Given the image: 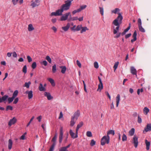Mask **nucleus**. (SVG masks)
<instances>
[{"mask_svg": "<svg viewBox=\"0 0 151 151\" xmlns=\"http://www.w3.org/2000/svg\"><path fill=\"white\" fill-rule=\"evenodd\" d=\"M12 56L14 58H16L17 57V55L15 52H14L12 53Z\"/></svg>", "mask_w": 151, "mask_h": 151, "instance_id": "obj_64", "label": "nucleus"}, {"mask_svg": "<svg viewBox=\"0 0 151 151\" xmlns=\"http://www.w3.org/2000/svg\"><path fill=\"white\" fill-rule=\"evenodd\" d=\"M19 101V98L18 97L15 98L14 99V101H13V103L16 104Z\"/></svg>", "mask_w": 151, "mask_h": 151, "instance_id": "obj_53", "label": "nucleus"}, {"mask_svg": "<svg viewBox=\"0 0 151 151\" xmlns=\"http://www.w3.org/2000/svg\"><path fill=\"white\" fill-rule=\"evenodd\" d=\"M83 122H80V123L78 124L76 129V132H78L79 129L82 127L83 125Z\"/></svg>", "mask_w": 151, "mask_h": 151, "instance_id": "obj_27", "label": "nucleus"}, {"mask_svg": "<svg viewBox=\"0 0 151 151\" xmlns=\"http://www.w3.org/2000/svg\"><path fill=\"white\" fill-rule=\"evenodd\" d=\"M86 135L88 137H92V133L91 131H87L86 133Z\"/></svg>", "mask_w": 151, "mask_h": 151, "instance_id": "obj_40", "label": "nucleus"}, {"mask_svg": "<svg viewBox=\"0 0 151 151\" xmlns=\"http://www.w3.org/2000/svg\"><path fill=\"white\" fill-rule=\"evenodd\" d=\"M45 59L50 63H51L52 62L51 59L50 58L49 56H47L46 58Z\"/></svg>", "mask_w": 151, "mask_h": 151, "instance_id": "obj_41", "label": "nucleus"}, {"mask_svg": "<svg viewBox=\"0 0 151 151\" xmlns=\"http://www.w3.org/2000/svg\"><path fill=\"white\" fill-rule=\"evenodd\" d=\"M17 121V119L15 117H14L12 119H10L9 123L8 125L9 126H10L14 124H15Z\"/></svg>", "mask_w": 151, "mask_h": 151, "instance_id": "obj_12", "label": "nucleus"}, {"mask_svg": "<svg viewBox=\"0 0 151 151\" xmlns=\"http://www.w3.org/2000/svg\"><path fill=\"white\" fill-rule=\"evenodd\" d=\"M142 120L141 118L139 116L138 117V122L139 123H141L142 122Z\"/></svg>", "mask_w": 151, "mask_h": 151, "instance_id": "obj_62", "label": "nucleus"}, {"mask_svg": "<svg viewBox=\"0 0 151 151\" xmlns=\"http://www.w3.org/2000/svg\"><path fill=\"white\" fill-rule=\"evenodd\" d=\"M149 111V110L148 108L146 107H145L143 109L144 113L147 115Z\"/></svg>", "mask_w": 151, "mask_h": 151, "instance_id": "obj_34", "label": "nucleus"}, {"mask_svg": "<svg viewBox=\"0 0 151 151\" xmlns=\"http://www.w3.org/2000/svg\"><path fill=\"white\" fill-rule=\"evenodd\" d=\"M100 9V12L102 15H104V9L103 8L101 7H99Z\"/></svg>", "mask_w": 151, "mask_h": 151, "instance_id": "obj_49", "label": "nucleus"}, {"mask_svg": "<svg viewBox=\"0 0 151 151\" xmlns=\"http://www.w3.org/2000/svg\"><path fill=\"white\" fill-rule=\"evenodd\" d=\"M122 13L118 12V16L114 19L112 22V24L114 25L116 27L115 28L114 26H113V33L115 35L118 32L120 25L122 23V20L123 19V16L122 15Z\"/></svg>", "mask_w": 151, "mask_h": 151, "instance_id": "obj_1", "label": "nucleus"}, {"mask_svg": "<svg viewBox=\"0 0 151 151\" xmlns=\"http://www.w3.org/2000/svg\"><path fill=\"white\" fill-rule=\"evenodd\" d=\"M25 93L28 94V99H31L33 97V91H27L25 92Z\"/></svg>", "mask_w": 151, "mask_h": 151, "instance_id": "obj_13", "label": "nucleus"}, {"mask_svg": "<svg viewBox=\"0 0 151 151\" xmlns=\"http://www.w3.org/2000/svg\"><path fill=\"white\" fill-rule=\"evenodd\" d=\"M60 132L59 138V141L60 143H61L62 142L63 139V127H61L60 128Z\"/></svg>", "mask_w": 151, "mask_h": 151, "instance_id": "obj_7", "label": "nucleus"}, {"mask_svg": "<svg viewBox=\"0 0 151 151\" xmlns=\"http://www.w3.org/2000/svg\"><path fill=\"white\" fill-rule=\"evenodd\" d=\"M139 29L140 31L142 32H145V30L141 25L138 26Z\"/></svg>", "mask_w": 151, "mask_h": 151, "instance_id": "obj_39", "label": "nucleus"}, {"mask_svg": "<svg viewBox=\"0 0 151 151\" xmlns=\"http://www.w3.org/2000/svg\"><path fill=\"white\" fill-rule=\"evenodd\" d=\"M31 84V82L30 81H29L28 82H26L23 86L27 88H29V86Z\"/></svg>", "mask_w": 151, "mask_h": 151, "instance_id": "obj_35", "label": "nucleus"}, {"mask_svg": "<svg viewBox=\"0 0 151 151\" xmlns=\"http://www.w3.org/2000/svg\"><path fill=\"white\" fill-rule=\"evenodd\" d=\"M18 92L17 90H15L13 93L12 96L11 97H8L7 100L9 104L11 103L12 102L14 99L17 96L18 94Z\"/></svg>", "mask_w": 151, "mask_h": 151, "instance_id": "obj_4", "label": "nucleus"}, {"mask_svg": "<svg viewBox=\"0 0 151 151\" xmlns=\"http://www.w3.org/2000/svg\"><path fill=\"white\" fill-rule=\"evenodd\" d=\"M70 14V12H68L64 14L61 17L60 19V20L61 21H63L68 20V17Z\"/></svg>", "mask_w": 151, "mask_h": 151, "instance_id": "obj_8", "label": "nucleus"}, {"mask_svg": "<svg viewBox=\"0 0 151 151\" xmlns=\"http://www.w3.org/2000/svg\"><path fill=\"white\" fill-rule=\"evenodd\" d=\"M57 70L56 65V64L52 66V72L53 73H55L56 72Z\"/></svg>", "mask_w": 151, "mask_h": 151, "instance_id": "obj_37", "label": "nucleus"}, {"mask_svg": "<svg viewBox=\"0 0 151 151\" xmlns=\"http://www.w3.org/2000/svg\"><path fill=\"white\" fill-rule=\"evenodd\" d=\"M80 115V111L79 110H77L74 113L73 116L72 117L73 118L76 120H77L78 117Z\"/></svg>", "mask_w": 151, "mask_h": 151, "instance_id": "obj_14", "label": "nucleus"}, {"mask_svg": "<svg viewBox=\"0 0 151 151\" xmlns=\"http://www.w3.org/2000/svg\"><path fill=\"white\" fill-rule=\"evenodd\" d=\"M76 25H74L73 26V27H71L70 29L72 30L75 31H76Z\"/></svg>", "mask_w": 151, "mask_h": 151, "instance_id": "obj_61", "label": "nucleus"}, {"mask_svg": "<svg viewBox=\"0 0 151 151\" xmlns=\"http://www.w3.org/2000/svg\"><path fill=\"white\" fill-rule=\"evenodd\" d=\"M145 143L146 145V149L147 150H148L150 149V142L148 141L147 139L145 140Z\"/></svg>", "mask_w": 151, "mask_h": 151, "instance_id": "obj_24", "label": "nucleus"}, {"mask_svg": "<svg viewBox=\"0 0 151 151\" xmlns=\"http://www.w3.org/2000/svg\"><path fill=\"white\" fill-rule=\"evenodd\" d=\"M130 27V26L129 25L127 28L124 30L123 32L122 33L120 32H118L116 34V35L114 36V37L115 38H117L119 37L121 35H124L126 34V32L129 29Z\"/></svg>", "mask_w": 151, "mask_h": 151, "instance_id": "obj_5", "label": "nucleus"}, {"mask_svg": "<svg viewBox=\"0 0 151 151\" xmlns=\"http://www.w3.org/2000/svg\"><path fill=\"white\" fill-rule=\"evenodd\" d=\"M36 66H37V64H36V63L35 62H34L32 63V68L33 69H34L36 68Z\"/></svg>", "mask_w": 151, "mask_h": 151, "instance_id": "obj_50", "label": "nucleus"}, {"mask_svg": "<svg viewBox=\"0 0 151 151\" xmlns=\"http://www.w3.org/2000/svg\"><path fill=\"white\" fill-rule=\"evenodd\" d=\"M76 64H77V65L80 68H81V64L80 63V61L78 60H76Z\"/></svg>", "mask_w": 151, "mask_h": 151, "instance_id": "obj_57", "label": "nucleus"}, {"mask_svg": "<svg viewBox=\"0 0 151 151\" xmlns=\"http://www.w3.org/2000/svg\"><path fill=\"white\" fill-rule=\"evenodd\" d=\"M34 118H35V117L34 116H33L32 117V118L30 119V121H29V122L28 123V124H27V127H28L30 125V123H31V122L34 119Z\"/></svg>", "mask_w": 151, "mask_h": 151, "instance_id": "obj_52", "label": "nucleus"}, {"mask_svg": "<svg viewBox=\"0 0 151 151\" xmlns=\"http://www.w3.org/2000/svg\"><path fill=\"white\" fill-rule=\"evenodd\" d=\"M138 26L142 25V22L140 18H139L138 20Z\"/></svg>", "mask_w": 151, "mask_h": 151, "instance_id": "obj_60", "label": "nucleus"}, {"mask_svg": "<svg viewBox=\"0 0 151 151\" xmlns=\"http://www.w3.org/2000/svg\"><path fill=\"white\" fill-rule=\"evenodd\" d=\"M137 32L136 31H135L132 35V37H133V39H132L131 40V42L132 43L133 42H134L135 41L137 40Z\"/></svg>", "mask_w": 151, "mask_h": 151, "instance_id": "obj_20", "label": "nucleus"}, {"mask_svg": "<svg viewBox=\"0 0 151 151\" xmlns=\"http://www.w3.org/2000/svg\"><path fill=\"white\" fill-rule=\"evenodd\" d=\"M80 12V10H79V9H78L77 10H74L73 11L72 13L73 14H74L76 13L77 12Z\"/></svg>", "mask_w": 151, "mask_h": 151, "instance_id": "obj_58", "label": "nucleus"}, {"mask_svg": "<svg viewBox=\"0 0 151 151\" xmlns=\"http://www.w3.org/2000/svg\"><path fill=\"white\" fill-rule=\"evenodd\" d=\"M138 137L136 135H134L132 139V143L134 144V146L135 148L137 147L138 145Z\"/></svg>", "mask_w": 151, "mask_h": 151, "instance_id": "obj_6", "label": "nucleus"}, {"mask_svg": "<svg viewBox=\"0 0 151 151\" xmlns=\"http://www.w3.org/2000/svg\"><path fill=\"white\" fill-rule=\"evenodd\" d=\"M151 131V124H147L146 127L145 128L144 130L143 131V133H145V132H147Z\"/></svg>", "mask_w": 151, "mask_h": 151, "instance_id": "obj_15", "label": "nucleus"}, {"mask_svg": "<svg viewBox=\"0 0 151 151\" xmlns=\"http://www.w3.org/2000/svg\"><path fill=\"white\" fill-rule=\"evenodd\" d=\"M8 96L7 95H5L2 97L1 98L0 97V103L6 101L8 98Z\"/></svg>", "mask_w": 151, "mask_h": 151, "instance_id": "obj_21", "label": "nucleus"}, {"mask_svg": "<svg viewBox=\"0 0 151 151\" xmlns=\"http://www.w3.org/2000/svg\"><path fill=\"white\" fill-rule=\"evenodd\" d=\"M19 0H12V2L14 5H16L17 3Z\"/></svg>", "mask_w": 151, "mask_h": 151, "instance_id": "obj_55", "label": "nucleus"}, {"mask_svg": "<svg viewBox=\"0 0 151 151\" xmlns=\"http://www.w3.org/2000/svg\"><path fill=\"white\" fill-rule=\"evenodd\" d=\"M42 119V116H39L37 118V119L38 120V121L39 122L41 121Z\"/></svg>", "mask_w": 151, "mask_h": 151, "instance_id": "obj_63", "label": "nucleus"}, {"mask_svg": "<svg viewBox=\"0 0 151 151\" xmlns=\"http://www.w3.org/2000/svg\"><path fill=\"white\" fill-rule=\"evenodd\" d=\"M87 6L86 5H84L81 6L80 8H79V9L80 10V12L82 10L85 9L86 7Z\"/></svg>", "mask_w": 151, "mask_h": 151, "instance_id": "obj_42", "label": "nucleus"}, {"mask_svg": "<svg viewBox=\"0 0 151 151\" xmlns=\"http://www.w3.org/2000/svg\"><path fill=\"white\" fill-rule=\"evenodd\" d=\"M119 63L118 62H116L114 65V71H115L116 70L117 68Z\"/></svg>", "mask_w": 151, "mask_h": 151, "instance_id": "obj_44", "label": "nucleus"}, {"mask_svg": "<svg viewBox=\"0 0 151 151\" xmlns=\"http://www.w3.org/2000/svg\"><path fill=\"white\" fill-rule=\"evenodd\" d=\"M27 58L28 61V62L29 63H30L32 61V59L29 56H27Z\"/></svg>", "mask_w": 151, "mask_h": 151, "instance_id": "obj_56", "label": "nucleus"}, {"mask_svg": "<svg viewBox=\"0 0 151 151\" xmlns=\"http://www.w3.org/2000/svg\"><path fill=\"white\" fill-rule=\"evenodd\" d=\"M40 63L45 66H46L47 65V63L46 60H44L42 62H41Z\"/></svg>", "mask_w": 151, "mask_h": 151, "instance_id": "obj_54", "label": "nucleus"}, {"mask_svg": "<svg viewBox=\"0 0 151 151\" xmlns=\"http://www.w3.org/2000/svg\"><path fill=\"white\" fill-rule=\"evenodd\" d=\"M28 31L30 32L34 30V28L32 24H30L28 25Z\"/></svg>", "mask_w": 151, "mask_h": 151, "instance_id": "obj_30", "label": "nucleus"}, {"mask_svg": "<svg viewBox=\"0 0 151 151\" xmlns=\"http://www.w3.org/2000/svg\"><path fill=\"white\" fill-rule=\"evenodd\" d=\"M69 133L71 137L73 139H75L78 137V132L76 131V134L73 132L71 129L70 130Z\"/></svg>", "mask_w": 151, "mask_h": 151, "instance_id": "obj_10", "label": "nucleus"}, {"mask_svg": "<svg viewBox=\"0 0 151 151\" xmlns=\"http://www.w3.org/2000/svg\"><path fill=\"white\" fill-rule=\"evenodd\" d=\"M13 107L11 106H6V111H8L9 110H13Z\"/></svg>", "mask_w": 151, "mask_h": 151, "instance_id": "obj_48", "label": "nucleus"}, {"mask_svg": "<svg viewBox=\"0 0 151 151\" xmlns=\"http://www.w3.org/2000/svg\"><path fill=\"white\" fill-rule=\"evenodd\" d=\"M70 27V24L69 23H68L66 26H65L62 27V31L61 30V32H64L67 31Z\"/></svg>", "mask_w": 151, "mask_h": 151, "instance_id": "obj_11", "label": "nucleus"}, {"mask_svg": "<svg viewBox=\"0 0 151 151\" xmlns=\"http://www.w3.org/2000/svg\"><path fill=\"white\" fill-rule=\"evenodd\" d=\"M110 137L109 135L104 136L101 139V145H104L106 143L108 144L109 143Z\"/></svg>", "mask_w": 151, "mask_h": 151, "instance_id": "obj_3", "label": "nucleus"}, {"mask_svg": "<svg viewBox=\"0 0 151 151\" xmlns=\"http://www.w3.org/2000/svg\"><path fill=\"white\" fill-rule=\"evenodd\" d=\"M82 27V25H79L77 26L76 28V31H78L81 29Z\"/></svg>", "mask_w": 151, "mask_h": 151, "instance_id": "obj_38", "label": "nucleus"}, {"mask_svg": "<svg viewBox=\"0 0 151 151\" xmlns=\"http://www.w3.org/2000/svg\"><path fill=\"white\" fill-rule=\"evenodd\" d=\"M135 129L132 128L129 132V135L132 136L133 135L134 133Z\"/></svg>", "mask_w": 151, "mask_h": 151, "instance_id": "obj_28", "label": "nucleus"}, {"mask_svg": "<svg viewBox=\"0 0 151 151\" xmlns=\"http://www.w3.org/2000/svg\"><path fill=\"white\" fill-rule=\"evenodd\" d=\"M44 95L45 96L47 97V99L49 100H50L53 98V97L51 96L49 93L45 92L44 93Z\"/></svg>", "mask_w": 151, "mask_h": 151, "instance_id": "obj_16", "label": "nucleus"}, {"mask_svg": "<svg viewBox=\"0 0 151 151\" xmlns=\"http://www.w3.org/2000/svg\"><path fill=\"white\" fill-rule=\"evenodd\" d=\"M27 66L26 65H25L24 66L23 69H22V71L23 73H27Z\"/></svg>", "mask_w": 151, "mask_h": 151, "instance_id": "obj_47", "label": "nucleus"}, {"mask_svg": "<svg viewBox=\"0 0 151 151\" xmlns=\"http://www.w3.org/2000/svg\"><path fill=\"white\" fill-rule=\"evenodd\" d=\"M127 137L125 134H123L122 137V140L123 141H126L127 140Z\"/></svg>", "mask_w": 151, "mask_h": 151, "instance_id": "obj_46", "label": "nucleus"}, {"mask_svg": "<svg viewBox=\"0 0 151 151\" xmlns=\"http://www.w3.org/2000/svg\"><path fill=\"white\" fill-rule=\"evenodd\" d=\"M103 88V84L102 83H99L98 85V88L97 89V91L101 92Z\"/></svg>", "mask_w": 151, "mask_h": 151, "instance_id": "obj_19", "label": "nucleus"}, {"mask_svg": "<svg viewBox=\"0 0 151 151\" xmlns=\"http://www.w3.org/2000/svg\"><path fill=\"white\" fill-rule=\"evenodd\" d=\"M41 1V0H35V1H32V3L31 4V6L33 8L38 6L40 5V3Z\"/></svg>", "mask_w": 151, "mask_h": 151, "instance_id": "obj_9", "label": "nucleus"}, {"mask_svg": "<svg viewBox=\"0 0 151 151\" xmlns=\"http://www.w3.org/2000/svg\"><path fill=\"white\" fill-rule=\"evenodd\" d=\"M73 0H67L65 1V4H63L61 8L63 11H66L69 9L71 4V2Z\"/></svg>", "mask_w": 151, "mask_h": 151, "instance_id": "obj_2", "label": "nucleus"}, {"mask_svg": "<svg viewBox=\"0 0 151 151\" xmlns=\"http://www.w3.org/2000/svg\"><path fill=\"white\" fill-rule=\"evenodd\" d=\"M63 11V10L61 8L60 9H59L56 11L57 13L58 16L61 15L62 14V13Z\"/></svg>", "mask_w": 151, "mask_h": 151, "instance_id": "obj_29", "label": "nucleus"}, {"mask_svg": "<svg viewBox=\"0 0 151 151\" xmlns=\"http://www.w3.org/2000/svg\"><path fill=\"white\" fill-rule=\"evenodd\" d=\"M94 67L96 68H99V65L97 62H95L94 63Z\"/></svg>", "mask_w": 151, "mask_h": 151, "instance_id": "obj_51", "label": "nucleus"}, {"mask_svg": "<svg viewBox=\"0 0 151 151\" xmlns=\"http://www.w3.org/2000/svg\"><path fill=\"white\" fill-rule=\"evenodd\" d=\"M131 73L133 75H137V71L136 69L133 67H131L130 68Z\"/></svg>", "mask_w": 151, "mask_h": 151, "instance_id": "obj_17", "label": "nucleus"}, {"mask_svg": "<svg viewBox=\"0 0 151 151\" xmlns=\"http://www.w3.org/2000/svg\"><path fill=\"white\" fill-rule=\"evenodd\" d=\"M12 144H13V142H12V140L10 139H9V141H8V149L9 150H10L11 149V148H12Z\"/></svg>", "mask_w": 151, "mask_h": 151, "instance_id": "obj_26", "label": "nucleus"}, {"mask_svg": "<svg viewBox=\"0 0 151 151\" xmlns=\"http://www.w3.org/2000/svg\"><path fill=\"white\" fill-rule=\"evenodd\" d=\"M69 16V18L68 19V21L70 22L71 21H73V17H71V15L70 14Z\"/></svg>", "mask_w": 151, "mask_h": 151, "instance_id": "obj_59", "label": "nucleus"}, {"mask_svg": "<svg viewBox=\"0 0 151 151\" xmlns=\"http://www.w3.org/2000/svg\"><path fill=\"white\" fill-rule=\"evenodd\" d=\"M88 29L86 27H82L81 31V33H82L84 32H85L86 30H88Z\"/></svg>", "mask_w": 151, "mask_h": 151, "instance_id": "obj_33", "label": "nucleus"}, {"mask_svg": "<svg viewBox=\"0 0 151 151\" xmlns=\"http://www.w3.org/2000/svg\"><path fill=\"white\" fill-rule=\"evenodd\" d=\"M116 106L117 107L118 106L119 101L120 100V96L119 94L117 95V96L116 98Z\"/></svg>", "mask_w": 151, "mask_h": 151, "instance_id": "obj_18", "label": "nucleus"}, {"mask_svg": "<svg viewBox=\"0 0 151 151\" xmlns=\"http://www.w3.org/2000/svg\"><path fill=\"white\" fill-rule=\"evenodd\" d=\"M48 80L50 82L52 86H55V82L54 80L52 79L51 78H48Z\"/></svg>", "mask_w": 151, "mask_h": 151, "instance_id": "obj_31", "label": "nucleus"}, {"mask_svg": "<svg viewBox=\"0 0 151 151\" xmlns=\"http://www.w3.org/2000/svg\"><path fill=\"white\" fill-rule=\"evenodd\" d=\"M114 131L113 130H111L107 132V135H109L110 134H112V135H114Z\"/></svg>", "mask_w": 151, "mask_h": 151, "instance_id": "obj_36", "label": "nucleus"}, {"mask_svg": "<svg viewBox=\"0 0 151 151\" xmlns=\"http://www.w3.org/2000/svg\"><path fill=\"white\" fill-rule=\"evenodd\" d=\"M60 68L61 69V72L63 74H64L66 70V68L65 66H60Z\"/></svg>", "mask_w": 151, "mask_h": 151, "instance_id": "obj_22", "label": "nucleus"}, {"mask_svg": "<svg viewBox=\"0 0 151 151\" xmlns=\"http://www.w3.org/2000/svg\"><path fill=\"white\" fill-rule=\"evenodd\" d=\"M76 120H76L73 118L71 117V120L70 122V125L71 127L73 126L75 124Z\"/></svg>", "mask_w": 151, "mask_h": 151, "instance_id": "obj_25", "label": "nucleus"}, {"mask_svg": "<svg viewBox=\"0 0 151 151\" xmlns=\"http://www.w3.org/2000/svg\"><path fill=\"white\" fill-rule=\"evenodd\" d=\"M55 146V144L53 143L50 148L49 151H53Z\"/></svg>", "mask_w": 151, "mask_h": 151, "instance_id": "obj_45", "label": "nucleus"}, {"mask_svg": "<svg viewBox=\"0 0 151 151\" xmlns=\"http://www.w3.org/2000/svg\"><path fill=\"white\" fill-rule=\"evenodd\" d=\"M120 9L119 8H116L114 10L111 11L112 13H114L115 14H117L118 12H119Z\"/></svg>", "mask_w": 151, "mask_h": 151, "instance_id": "obj_32", "label": "nucleus"}, {"mask_svg": "<svg viewBox=\"0 0 151 151\" xmlns=\"http://www.w3.org/2000/svg\"><path fill=\"white\" fill-rule=\"evenodd\" d=\"M96 144V141H95L93 139H92L91 140V142L90 143V145L91 146H93L95 145Z\"/></svg>", "mask_w": 151, "mask_h": 151, "instance_id": "obj_43", "label": "nucleus"}, {"mask_svg": "<svg viewBox=\"0 0 151 151\" xmlns=\"http://www.w3.org/2000/svg\"><path fill=\"white\" fill-rule=\"evenodd\" d=\"M39 90L40 91H46V89L45 87L43 86V85L40 83L39 86Z\"/></svg>", "mask_w": 151, "mask_h": 151, "instance_id": "obj_23", "label": "nucleus"}]
</instances>
